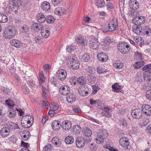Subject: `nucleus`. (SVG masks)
<instances>
[{
    "label": "nucleus",
    "mask_w": 151,
    "mask_h": 151,
    "mask_svg": "<svg viewBox=\"0 0 151 151\" xmlns=\"http://www.w3.org/2000/svg\"><path fill=\"white\" fill-rule=\"evenodd\" d=\"M97 134L96 139V142L97 144L103 143L104 140L108 136L106 131L105 130L100 129L97 132Z\"/></svg>",
    "instance_id": "obj_1"
},
{
    "label": "nucleus",
    "mask_w": 151,
    "mask_h": 151,
    "mask_svg": "<svg viewBox=\"0 0 151 151\" xmlns=\"http://www.w3.org/2000/svg\"><path fill=\"white\" fill-rule=\"evenodd\" d=\"M16 30L13 27L6 28L3 33V36L6 39H10L16 35Z\"/></svg>",
    "instance_id": "obj_2"
},
{
    "label": "nucleus",
    "mask_w": 151,
    "mask_h": 151,
    "mask_svg": "<svg viewBox=\"0 0 151 151\" xmlns=\"http://www.w3.org/2000/svg\"><path fill=\"white\" fill-rule=\"evenodd\" d=\"M118 27L117 20L116 19H114L110 21L108 24V29L106 30L103 28V31L104 32H113L116 30Z\"/></svg>",
    "instance_id": "obj_3"
},
{
    "label": "nucleus",
    "mask_w": 151,
    "mask_h": 151,
    "mask_svg": "<svg viewBox=\"0 0 151 151\" xmlns=\"http://www.w3.org/2000/svg\"><path fill=\"white\" fill-rule=\"evenodd\" d=\"M75 56H70L67 60L70 62L69 65L70 68L73 69H77L79 68L80 63L78 61L76 60Z\"/></svg>",
    "instance_id": "obj_4"
},
{
    "label": "nucleus",
    "mask_w": 151,
    "mask_h": 151,
    "mask_svg": "<svg viewBox=\"0 0 151 151\" xmlns=\"http://www.w3.org/2000/svg\"><path fill=\"white\" fill-rule=\"evenodd\" d=\"M12 126L10 124L7 125L6 127H4L0 130V134L3 137H6L10 134L12 129Z\"/></svg>",
    "instance_id": "obj_5"
},
{
    "label": "nucleus",
    "mask_w": 151,
    "mask_h": 151,
    "mask_svg": "<svg viewBox=\"0 0 151 151\" xmlns=\"http://www.w3.org/2000/svg\"><path fill=\"white\" fill-rule=\"evenodd\" d=\"M118 49L122 53L124 54L127 53L130 49L129 45L124 42H122L118 45Z\"/></svg>",
    "instance_id": "obj_6"
},
{
    "label": "nucleus",
    "mask_w": 151,
    "mask_h": 151,
    "mask_svg": "<svg viewBox=\"0 0 151 151\" xmlns=\"http://www.w3.org/2000/svg\"><path fill=\"white\" fill-rule=\"evenodd\" d=\"M120 145L124 148L127 150L130 148L129 139L125 137L121 138L119 140Z\"/></svg>",
    "instance_id": "obj_7"
},
{
    "label": "nucleus",
    "mask_w": 151,
    "mask_h": 151,
    "mask_svg": "<svg viewBox=\"0 0 151 151\" xmlns=\"http://www.w3.org/2000/svg\"><path fill=\"white\" fill-rule=\"evenodd\" d=\"M131 114L134 118L138 119H141L143 116L142 110L139 108L136 109L132 110Z\"/></svg>",
    "instance_id": "obj_8"
},
{
    "label": "nucleus",
    "mask_w": 151,
    "mask_h": 151,
    "mask_svg": "<svg viewBox=\"0 0 151 151\" xmlns=\"http://www.w3.org/2000/svg\"><path fill=\"white\" fill-rule=\"evenodd\" d=\"M6 103L8 106L12 109V110L9 112V116L10 117H12L14 116L16 114V111L14 108L12 107L14 105V103L12 101L9 100H6Z\"/></svg>",
    "instance_id": "obj_9"
},
{
    "label": "nucleus",
    "mask_w": 151,
    "mask_h": 151,
    "mask_svg": "<svg viewBox=\"0 0 151 151\" xmlns=\"http://www.w3.org/2000/svg\"><path fill=\"white\" fill-rule=\"evenodd\" d=\"M56 76L58 80L61 81H63L66 78L67 72L63 69H59L57 72Z\"/></svg>",
    "instance_id": "obj_10"
},
{
    "label": "nucleus",
    "mask_w": 151,
    "mask_h": 151,
    "mask_svg": "<svg viewBox=\"0 0 151 151\" xmlns=\"http://www.w3.org/2000/svg\"><path fill=\"white\" fill-rule=\"evenodd\" d=\"M132 21L134 24V25L141 26L142 24L145 23V19L144 17L142 16H137L134 18Z\"/></svg>",
    "instance_id": "obj_11"
},
{
    "label": "nucleus",
    "mask_w": 151,
    "mask_h": 151,
    "mask_svg": "<svg viewBox=\"0 0 151 151\" xmlns=\"http://www.w3.org/2000/svg\"><path fill=\"white\" fill-rule=\"evenodd\" d=\"M99 45L100 43L96 38L91 39L89 41V46L90 48L93 49H98Z\"/></svg>",
    "instance_id": "obj_12"
},
{
    "label": "nucleus",
    "mask_w": 151,
    "mask_h": 151,
    "mask_svg": "<svg viewBox=\"0 0 151 151\" xmlns=\"http://www.w3.org/2000/svg\"><path fill=\"white\" fill-rule=\"evenodd\" d=\"M70 88L67 85H63L60 87L59 88L60 93L62 95H66L70 92Z\"/></svg>",
    "instance_id": "obj_13"
},
{
    "label": "nucleus",
    "mask_w": 151,
    "mask_h": 151,
    "mask_svg": "<svg viewBox=\"0 0 151 151\" xmlns=\"http://www.w3.org/2000/svg\"><path fill=\"white\" fill-rule=\"evenodd\" d=\"M141 110L142 112L147 116H150L151 115V107L148 105H143Z\"/></svg>",
    "instance_id": "obj_14"
},
{
    "label": "nucleus",
    "mask_w": 151,
    "mask_h": 151,
    "mask_svg": "<svg viewBox=\"0 0 151 151\" xmlns=\"http://www.w3.org/2000/svg\"><path fill=\"white\" fill-rule=\"evenodd\" d=\"M78 91L79 94L82 96H87L89 91L87 86H80L78 89Z\"/></svg>",
    "instance_id": "obj_15"
},
{
    "label": "nucleus",
    "mask_w": 151,
    "mask_h": 151,
    "mask_svg": "<svg viewBox=\"0 0 151 151\" xmlns=\"http://www.w3.org/2000/svg\"><path fill=\"white\" fill-rule=\"evenodd\" d=\"M85 139L81 137H78L76 140V146L79 148L83 147L85 145Z\"/></svg>",
    "instance_id": "obj_16"
},
{
    "label": "nucleus",
    "mask_w": 151,
    "mask_h": 151,
    "mask_svg": "<svg viewBox=\"0 0 151 151\" xmlns=\"http://www.w3.org/2000/svg\"><path fill=\"white\" fill-rule=\"evenodd\" d=\"M50 28L49 27H45L40 31V34L43 38H46L49 36L50 34Z\"/></svg>",
    "instance_id": "obj_17"
},
{
    "label": "nucleus",
    "mask_w": 151,
    "mask_h": 151,
    "mask_svg": "<svg viewBox=\"0 0 151 151\" xmlns=\"http://www.w3.org/2000/svg\"><path fill=\"white\" fill-rule=\"evenodd\" d=\"M104 111L101 113V114L103 116H105L107 117H111V109L108 107L104 106V109H101Z\"/></svg>",
    "instance_id": "obj_18"
},
{
    "label": "nucleus",
    "mask_w": 151,
    "mask_h": 151,
    "mask_svg": "<svg viewBox=\"0 0 151 151\" xmlns=\"http://www.w3.org/2000/svg\"><path fill=\"white\" fill-rule=\"evenodd\" d=\"M45 27L41 23L34 22L32 24V27L36 32L41 31Z\"/></svg>",
    "instance_id": "obj_19"
},
{
    "label": "nucleus",
    "mask_w": 151,
    "mask_h": 151,
    "mask_svg": "<svg viewBox=\"0 0 151 151\" xmlns=\"http://www.w3.org/2000/svg\"><path fill=\"white\" fill-rule=\"evenodd\" d=\"M20 5L17 4L10 2L8 4L7 7L13 12L16 13L18 10L19 6Z\"/></svg>",
    "instance_id": "obj_20"
},
{
    "label": "nucleus",
    "mask_w": 151,
    "mask_h": 151,
    "mask_svg": "<svg viewBox=\"0 0 151 151\" xmlns=\"http://www.w3.org/2000/svg\"><path fill=\"white\" fill-rule=\"evenodd\" d=\"M129 6L131 9L137 10L139 7V4L136 0H130L129 1Z\"/></svg>",
    "instance_id": "obj_21"
},
{
    "label": "nucleus",
    "mask_w": 151,
    "mask_h": 151,
    "mask_svg": "<svg viewBox=\"0 0 151 151\" xmlns=\"http://www.w3.org/2000/svg\"><path fill=\"white\" fill-rule=\"evenodd\" d=\"M132 31L137 35H142V27L140 25H134L132 27Z\"/></svg>",
    "instance_id": "obj_22"
},
{
    "label": "nucleus",
    "mask_w": 151,
    "mask_h": 151,
    "mask_svg": "<svg viewBox=\"0 0 151 151\" xmlns=\"http://www.w3.org/2000/svg\"><path fill=\"white\" fill-rule=\"evenodd\" d=\"M97 57L99 61L103 62H106L108 59V56L105 53H99Z\"/></svg>",
    "instance_id": "obj_23"
},
{
    "label": "nucleus",
    "mask_w": 151,
    "mask_h": 151,
    "mask_svg": "<svg viewBox=\"0 0 151 151\" xmlns=\"http://www.w3.org/2000/svg\"><path fill=\"white\" fill-rule=\"evenodd\" d=\"M61 127L63 130H67L71 127V123L70 122L68 121H63L61 124Z\"/></svg>",
    "instance_id": "obj_24"
},
{
    "label": "nucleus",
    "mask_w": 151,
    "mask_h": 151,
    "mask_svg": "<svg viewBox=\"0 0 151 151\" xmlns=\"http://www.w3.org/2000/svg\"><path fill=\"white\" fill-rule=\"evenodd\" d=\"M51 125L52 129L55 130H58L61 127V124L60 123V122L56 120L52 122Z\"/></svg>",
    "instance_id": "obj_25"
},
{
    "label": "nucleus",
    "mask_w": 151,
    "mask_h": 151,
    "mask_svg": "<svg viewBox=\"0 0 151 151\" xmlns=\"http://www.w3.org/2000/svg\"><path fill=\"white\" fill-rule=\"evenodd\" d=\"M50 5L47 1L43 2L41 6V7L42 9L45 11H48L50 9Z\"/></svg>",
    "instance_id": "obj_26"
},
{
    "label": "nucleus",
    "mask_w": 151,
    "mask_h": 151,
    "mask_svg": "<svg viewBox=\"0 0 151 151\" xmlns=\"http://www.w3.org/2000/svg\"><path fill=\"white\" fill-rule=\"evenodd\" d=\"M76 41L80 45L82 46L85 45L87 43L86 39L85 40L83 37L81 36H79L78 37H77Z\"/></svg>",
    "instance_id": "obj_27"
},
{
    "label": "nucleus",
    "mask_w": 151,
    "mask_h": 151,
    "mask_svg": "<svg viewBox=\"0 0 151 151\" xmlns=\"http://www.w3.org/2000/svg\"><path fill=\"white\" fill-rule=\"evenodd\" d=\"M81 128L78 125H76L73 127L72 129V134H73L77 135L79 134L81 132Z\"/></svg>",
    "instance_id": "obj_28"
},
{
    "label": "nucleus",
    "mask_w": 151,
    "mask_h": 151,
    "mask_svg": "<svg viewBox=\"0 0 151 151\" xmlns=\"http://www.w3.org/2000/svg\"><path fill=\"white\" fill-rule=\"evenodd\" d=\"M37 18L38 21L41 23L44 22L46 20V17L41 13H39L37 15Z\"/></svg>",
    "instance_id": "obj_29"
},
{
    "label": "nucleus",
    "mask_w": 151,
    "mask_h": 151,
    "mask_svg": "<svg viewBox=\"0 0 151 151\" xmlns=\"http://www.w3.org/2000/svg\"><path fill=\"white\" fill-rule=\"evenodd\" d=\"M10 42L12 45L17 47H19L21 46V42L19 40L16 39H13L11 40Z\"/></svg>",
    "instance_id": "obj_30"
},
{
    "label": "nucleus",
    "mask_w": 151,
    "mask_h": 151,
    "mask_svg": "<svg viewBox=\"0 0 151 151\" xmlns=\"http://www.w3.org/2000/svg\"><path fill=\"white\" fill-rule=\"evenodd\" d=\"M67 101L69 103H72L76 101V96L74 94L70 93L67 98Z\"/></svg>",
    "instance_id": "obj_31"
},
{
    "label": "nucleus",
    "mask_w": 151,
    "mask_h": 151,
    "mask_svg": "<svg viewBox=\"0 0 151 151\" xmlns=\"http://www.w3.org/2000/svg\"><path fill=\"white\" fill-rule=\"evenodd\" d=\"M112 88L114 91L117 92L119 90L123 88V87L122 86L119 85V83H116L112 85Z\"/></svg>",
    "instance_id": "obj_32"
},
{
    "label": "nucleus",
    "mask_w": 151,
    "mask_h": 151,
    "mask_svg": "<svg viewBox=\"0 0 151 151\" xmlns=\"http://www.w3.org/2000/svg\"><path fill=\"white\" fill-rule=\"evenodd\" d=\"M151 64H148L145 65L142 68L143 71H144V73L145 74V73H151Z\"/></svg>",
    "instance_id": "obj_33"
},
{
    "label": "nucleus",
    "mask_w": 151,
    "mask_h": 151,
    "mask_svg": "<svg viewBox=\"0 0 151 151\" xmlns=\"http://www.w3.org/2000/svg\"><path fill=\"white\" fill-rule=\"evenodd\" d=\"M145 65V62L143 60H141L136 62L133 65L135 69H138L140 68Z\"/></svg>",
    "instance_id": "obj_34"
},
{
    "label": "nucleus",
    "mask_w": 151,
    "mask_h": 151,
    "mask_svg": "<svg viewBox=\"0 0 151 151\" xmlns=\"http://www.w3.org/2000/svg\"><path fill=\"white\" fill-rule=\"evenodd\" d=\"M52 142L53 144L57 146H60L61 143V140L59 138L55 137H54L52 139Z\"/></svg>",
    "instance_id": "obj_35"
},
{
    "label": "nucleus",
    "mask_w": 151,
    "mask_h": 151,
    "mask_svg": "<svg viewBox=\"0 0 151 151\" xmlns=\"http://www.w3.org/2000/svg\"><path fill=\"white\" fill-rule=\"evenodd\" d=\"M88 81L91 84L94 83L96 81V78L94 75L89 74L88 75L87 77Z\"/></svg>",
    "instance_id": "obj_36"
},
{
    "label": "nucleus",
    "mask_w": 151,
    "mask_h": 151,
    "mask_svg": "<svg viewBox=\"0 0 151 151\" xmlns=\"http://www.w3.org/2000/svg\"><path fill=\"white\" fill-rule=\"evenodd\" d=\"M74 141L73 137L71 136H68L66 137L65 142L66 144H70L73 143Z\"/></svg>",
    "instance_id": "obj_37"
},
{
    "label": "nucleus",
    "mask_w": 151,
    "mask_h": 151,
    "mask_svg": "<svg viewBox=\"0 0 151 151\" xmlns=\"http://www.w3.org/2000/svg\"><path fill=\"white\" fill-rule=\"evenodd\" d=\"M142 33H143V35L146 34L148 36L151 35L150 29L147 26H145L143 27V29H142Z\"/></svg>",
    "instance_id": "obj_38"
},
{
    "label": "nucleus",
    "mask_w": 151,
    "mask_h": 151,
    "mask_svg": "<svg viewBox=\"0 0 151 151\" xmlns=\"http://www.w3.org/2000/svg\"><path fill=\"white\" fill-rule=\"evenodd\" d=\"M77 82L80 85H83L86 84V80L84 76H81L78 79Z\"/></svg>",
    "instance_id": "obj_39"
},
{
    "label": "nucleus",
    "mask_w": 151,
    "mask_h": 151,
    "mask_svg": "<svg viewBox=\"0 0 151 151\" xmlns=\"http://www.w3.org/2000/svg\"><path fill=\"white\" fill-rule=\"evenodd\" d=\"M64 9L62 7H58L56 8L54 10V13L58 15H61L64 12Z\"/></svg>",
    "instance_id": "obj_40"
},
{
    "label": "nucleus",
    "mask_w": 151,
    "mask_h": 151,
    "mask_svg": "<svg viewBox=\"0 0 151 151\" xmlns=\"http://www.w3.org/2000/svg\"><path fill=\"white\" fill-rule=\"evenodd\" d=\"M55 18L51 15L47 16L46 17V20L47 22L49 23H52L55 21Z\"/></svg>",
    "instance_id": "obj_41"
},
{
    "label": "nucleus",
    "mask_w": 151,
    "mask_h": 151,
    "mask_svg": "<svg viewBox=\"0 0 151 151\" xmlns=\"http://www.w3.org/2000/svg\"><path fill=\"white\" fill-rule=\"evenodd\" d=\"M144 76V73L142 74L141 73H138L136 77L137 81L141 82L143 80H145Z\"/></svg>",
    "instance_id": "obj_42"
},
{
    "label": "nucleus",
    "mask_w": 151,
    "mask_h": 151,
    "mask_svg": "<svg viewBox=\"0 0 151 151\" xmlns=\"http://www.w3.org/2000/svg\"><path fill=\"white\" fill-rule=\"evenodd\" d=\"M42 93L43 94V97L44 99H46L49 97V91L46 89V88L45 87H43Z\"/></svg>",
    "instance_id": "obj_43"
},
{
    "label": "nucleus",
    "mask_w": 151,
    "mask_h": 151,
    "mask_svg": "<svg viewBox=\"0 0 151 151\" xmlns=\"http://www.w3.org/2000/svg\"><path fill=\"white\" fill-rule=\"evenodd\" d=\"M105 5V3L104 0H97L96 5L98 8H101L103 7Z\"/></svg>",
    "instance_id": "obj_44"
},
{
    "label": "nucleus",
    "mask_w": 151,
    "mask_h": 151,
    "mask_svg": "<svg viewBox=\"0 0 151 151\" xmlns=\"http://www.w3.org/2000/svg\"><path fill=\"white\" fill-rule=\"evenodd\" d=\"M90 59L89 55L88 53H85L81 58L82 61H83L84 62H87L90 60Z\"/></svg>",
    "instance_id": "obj_45"
},
{
    "label": "nucleus",
    "mask_w": 151,
    "mask_h": 151,
    "mask_svg": "<svg viewBox=\"0 0 151 151\" xmlns=\"http://www.w3.org/2000/svg\"><path fill=\"white\" fill-rule=\"evenodd\" d=\"M97 72L99 74H102L106 72V69L102 66H99L97 68Z\"/></svg>",
    "instance_id": "obj_46"
},
{
    "label": "nucleus",
    "mask_w": 151,
    "mask_h": 151,
    "mask_svg": "<svg viewBox=\"0 0 151 151\" xmlns=\"http://www.w3.org/2000/svg\"><path fill=\"white\" fill-rule=\"evenodd\" d=\"M84 132L83 135H85L87 137H90L92 134V132L91 130L89 128H86L84 131H83Z\"/></svg>",
    "instance_id": "obj_47"
},
{
    "label": "nucleus",
    "mask_w": 151,
    "mask_h": 151,
    "mask_svg": "<svg viewBox=\"0 0 151 151\" xmlns=\"http://www.w3.org/2000/svg\"><path fill=\"white\" fill-rule=\"evenodd\" d=\"M119 124L123 127H126L127 125L126 121L124 118H121L119 119Z\"/></svg>",
    "instance_id": "obj_48"
},
{
    "label": "nucleus",
    "mask_w": 151,
    "mask_h": 151,
    "mask_svg": "<svg viewBox=\"0 0 151 151\" xmlns=\"http://www.w3.org/2000/svg\"><path fill=\"white\" fill-rule=\"evenodd\" d=\"M76 49V46L74 45H71L67 46L66 50L69 52H71Z\"/></svg>",
    "instance_id": "obj_49"
},
{
    "label": "nucleus",
    "mask_w": 151,
    "mask_h": 151,
    "mask_svg": "<svg viewBox=\"0 0 151 151\" xmlns=\"http://www.w3.org/2000/svg\"><path fill=\"white\" fill-rule=\"evenodd\" d=\"M8 21V17L5 14H1L0 17V22L5 23Z\"/></svg>",
    "instance_id": "obj_50"
},
{
    "label": "nucleus",
    "mask_w": 151,
    "mask_h": 151,
    "mask_svg": "<svg viewBox=\"0 0 151 151\" xmlns=\"http://www.w3.org/2000/svg\"><path fill=\"white\" fill-rule=\"evenodd\" d=\"M145 76V80L146 81H151V73H145V74L144 73Z\"/></svg>",
    "instance_id": "obj_51"
},
{
    "label": "nucleus",
    "mask_w": 151,
    "mask_h": 151,
    "mask_svg": "<svg viewBox=\"0 0 151 151\" xmlns=\"http://www.w3.org/2000/svg\"><path fill=\"white\" fill-rule=\"evenodd\" d=\"M21 31L22 33H26L29 30V28L26 25L24 26L21 27Z\"/></svg>",
    "instance_id": "obj_52"
},
{
    "label": "nucleus",
    "mask_w": 151,
    "mask_h": 151,
    "mask_svg": "<svg viewBox=\"0 0 151 151\" xmlns=\"http://www.w3.org/2000/svg\"><path fill=\"white\" fill-rule=\"evenodd\" d=\"M73 110L75 113H79L81 112V110L79 107L77 106H72Z\"/></svg>",
    "instance_id": "obj_53"
},
{
    "label": "nucleus",
    "mask_w": 151,
    "mask_h": 151,
    "mask_svg": "<svg viewBox=\"0 0 151 151\" xmlns=\"http://www.w3.org/2000/svg\"><path fill=\"white\" fill-rule=\"evenodd\" d=\"M34 39L35 41L38 44L40 43L42 41V38L40 36L36 37Z\"/></svg>",
    "instance_id": "obj_54"
},
{
    "label": "nucleus",
    "mask_w": 151,
    "mask_h": 151,
    "mask_svg": "<svg viewBox=\"0 0 151 151\" xmlns=\"http://www.w3.org/2000/svg\"><path fill=\"white\" fill-rule=\"evenodd\" d=\"M102 102L100 100H98L96 104L97 105L99 109L101 110L104 109V106H102Z\"/></svg>",
    "instance_id": "obj_55"
},
{
    "label": "nucleus",
    "mask_w": 151,
    "mask_h": 151,
    "mask_svg": "<svg viewBox=\"0 0 151 151\" xmlns=\"http://www.w3.org/2000/svg\"><path fill=\"white\" fill-rule=\"evenodd\" d=\"M22 90L25 94H27L29 93V90L27 86L26 85H24L22 87Z\"/></svg>",
    "instance_id": "obj_56"
},
{
    "label": "nucleus",
    "mask_w": 151,
    "mask_h": 151,
    "mask_svg": "<svg viewBox=\"0 0 151 151\" xmlns=\"http://www.w3.org/2000/svg\"><path fill=\"white\" fill-rule=\"evenodd\" d=\"M61 1V0H52V4L54 6H57Z\"/></svg>",
    "instance_id": "obj_57"
},
{
    "label": "nucleus",
    "mask_w": 151,
    "mask_h": 151,
    "mask_svg": "<svg viewBox=\"0 0 151 151\" xmlns=\"http://www.w3.org/2000/svg\"><path fill=\"white\" fill-rule=\"evenodd\" d=\"M104 147L109 149L111 151H118V150L113 147H110L109 145L106 144V145H104Z\"/></svg>",
    "instance_id": "obj_58"
},
{
    "label": "nucleus",
    "mask_w": 151,
    "mask_h": 151,
    "mask_svg": "<svg viewBox=\"0 0 151 151\" xmlns=\"http://www.w3.org/2000/svg\"><path fill=\"white\" fill-rule=\"evenodd\" d=\"M69 82L71 85H75L76 84L75 77H71L70 79Z\"/></svg>",
    "instance_id": "obj_59"
},
{
    "label": "nucleus",
    "mask_w": 151,
    "mask_h": 151,
    "mask_svg": "<svg viewBox=\"0 0 151 151\" xmlns=\"http://www.w3.org/2000/svg\"><path fill=\"white\" fill-rule=\"evenodd\" d=\"M10 2L17 4L18 5H21L22 1L21 0H9V3Z\"/></svg>",
    "instance_id": "obj_60"
},
{
    "label": "nucleus",
    "mask_w": 151,
    "mask_h": 151,
    "mask_svg": "<svg viewBox=\"0 0 151 151\" xmlns=\"http://www.w3.org/2000/svg\"><path fill=\"white\" fill-rule=\"evenodd\" d=\"M123 64L122 63H115L114 64V67L118 69L122 68L123 66Z\"/></svg>",
    "instance_id": "obj_61"
},
{
    "label": "nucleus",
    "mask_w": 151,
    "mask_h": 151,
    "mask_svg": "<svg viewBox=\"0 0 151 151\" xmlns=\"http://www.w3.org/2000/svg\"><path fill=\"white\" fill-rule=\"evenodd\" d=\"M51 150V145H46L43 150V151H50Z\"/></svg>",
    "instance_id": "obj_62"
},
{
    "label": "nucleus",
    "mask_w": 151,
    "mask_h": 151,
    "mask_svg": "<svg viewBox=\"0 0 151 151\" xmlns=\"http://www.w3.org/2000/svg\"><path fill=\"white\" fill-rule=\"evenodd\" d=\"M24 119L26 120H33V118L31 116L29 115H26L25 116H24Z\"/></svg>",
    "instance_id": "obj_63"
},
{
    "label": "nucleus",
    "mask_w": 151,
    "mask_h": 151,
    "mask_svg": "<svg viewBox=\"0 0 151 151\" xmlns=\"http://www.w3.org/2000/svg\"><path fill=\"white\" fill-rule=\"evenodd\" d=\"M146 131L150 135H151V124L149 125L146 127Z\"/></svg>",
    "instance_id": "obj_64"
}]
</instances>
